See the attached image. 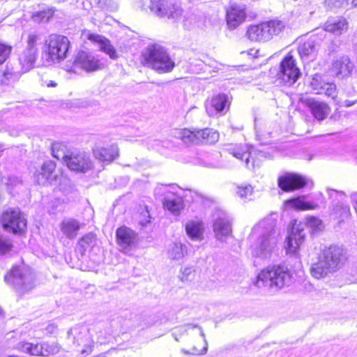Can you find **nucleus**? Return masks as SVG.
Returning <instances> with one entry per match:
<instances>
[{
	"mask_svg": "<svg viewBox=\"0 0 357 357\" xmlns=\"http://www.w3.org/2000/svg\"><path fill=\"white\" fill-rule=\"evenodd\" d=\"M337 88L334 83L326 82L324 83V88H322L321 94H324L332 99L337 97Z\"/></svg>",
	"mask_w": 357,
	"mask_h": 357,
	"instance_id": "obj_44",
	"label": "nucleus"
},
{
	"mask_svg": "<svg viewBox=\"0 0 357 357\" xmlns=\"http://www.w3.org/2000/svg\"><path fill=\"white\" fill-rule=\"evenodd\" d=\"M1 223L5 230L14 234L22 233L26 229V220L18 208L6 211L2 214Z\"/></svg>",
	"mask_w": 357,
	"mask_h": 357,
	"instance_id": "obj_14",
	"label": "nucleus"
},
{
	"mask_svg": "<svg viewBox=\"0 0 357 357\" xmlns=\"http://www.w3.org/2000/svg\"><path fill=\"white\" fill-rule=\"evenodd\" d=\"M102 64L94 55L84 52H79L75 57L71 70L75 71L77 68L83 69L86 72L95 71L101 69Z\"/></svg>",
	"mask_w": 357,
	"mask_h": 357,
	"instance_id": "obj_16",
	"label": "nucleus"
},
{
	"mask_svg": "<svg viewBox=\"0 0 357 357\" xmlns=\"http://www.w3.org/2000/svg\"><path fill=\"white\" fill-rule=\"evenodd\" d=\"M326 4L331 8L341 7L344 3L343 0H326Z\"/></svg>",
	"mask_w": 357,
	"mask_h": 357,
	"instance_id": "obj_52",
	"label": "nucleus"
},
{
	"mask_svg": "<svg viewBox=\"0 0 357 357\" xmlns=\"http://www.w3.org/2000/svg\"><path fill=\"white\" fill-rule=\"evenodd\" d=\"M321 40L317 36H312L305 42L300 45L298 51L301 59L305 61H313L317 54Z\"/></svg>",
	"mask_w": 357,
	"mask_h": 357,
	"instance_id": "obj_20",
	"label": "nucleus"
},
{
	"mask_svg": "<svg viewBox=\"0 0 357 357\" xmlns=\"http://www.w3.org/2000/svg\"><path fill=\"white\" fill-rule=\"evenodd\" d=\"M56 1L60 3V2H64V1H66L67 0H55Z\"/></svg>",
	"mask_w": 357,
	"mask_h": 357,
	"instance_id": "obj_59",
	"label": "nucleus"
},
{
	"mask_svg": "<svg viewBox=\"0 0 357 357\" xmlns=\"http://www.w3.org/2000/svg\"><path fill=\"white\" fill-rule=\"evenodd\" d=\"M198 328L199 329L200 335L204 338V347L201 350L197 349L196 347H193L192 349V351H188V350H186L185 349H182L181 350V351L183 354H186V355H188V354L202 355V354H205L207 352L208 343H207V341H206V340L205 338V334H204L202 327H199L197 324H186V325H185L183 326H181V327L178 328L176 329V331H178V333L180 335H183L185 333H186L188 330L192 329V328Z\"/></svg>",
	"mask_w": 357,
	"mask_h": 357,
	"instance_id": "obj_29",
	"label": "nucleus"
},
{
	"mask_svg": "<svg viewBox=\"0 0 357 357\" xmlns=\"http://www.w3.org/2000/svg\"><path fill=\"white\" fill-rule=\"evenodd\" d=\"M178 137L186 144H214L219 139V133L209 128L193 130L183 129L179 132Z\"/></svg>",
	"mask_w": 357,
	"mask_h": 357,
	"instance_id": "obj_10",
	"label": "nucleus"
},
{
	"mask_svg": "<svg viewBox=\"0 0 357 357\" xmlns=\"http://www.w3.org/2000/svg\"><path fill=\"white\" fill-rule=\"evenodd\" d=\"M20 183L21 181L19 179L18 177L16 176L8 177V182H6V185H8V188L9 189Z\"/></svg>",
	"mask_w": 357,
	"mask_h": 357,
	"instance_id": "obj_51",
	"label": "nucleus"
},
{
	"mask_svg": "<svg viewBox=\"0 0 357 357\" xmlns=\"http://www.w3.org/2000/svg\"><path fill=\"white\" fill-rule=\"evenodd\" d=\"M348 259L347 253L342 247L331 245L324 249L310 268L312 275L320 279L342 268Z\"/></svg>",
	"mask_w": 357,
	"mask_h": 357,
	"instance_id": "obj_2",
	"label": "nucleus"
},
{
	"mask_svg": "<svg viewBox=\"0 0 357 357\" xmlns=\"http://www.w3.org/2000/svg\"><path fill=\"white\" fill-rule=\"evenodd\" d=\"M57 85V84L56 82H54V81H51L48 84L47 86H52V87H54Z\"/></svg>",
	"mask_w": 357,
	"mask_h": 357,
	"instance_id": "obj_55",
	"label": "nucleus"
},
{
	"mask_svg": "<svg viewBox=\"0 0 357 357\" xmlns=\"http://www.w3.org/2000/svg\"><path fill=\"white\" fill-rule=\"evenodd\" d=\"M168 257L172 260H180L187 254V247L180 243H173L167 250Z\"/></svg>",
	"mask_w": 357,
	"mask_h": 357,
	"instance_id": "obj_35",
	"label": "nucleus"
},
{
	"mask_svg": "<svg viewBox=\"0 0 357 357\" xmlns=\"http://www.w3.org/2000/svg\"><path fill=\"white\" fill-rule=\"evenodd\" d=\"M80 222L74 218H65L60 224V229L68 239H74L80 229Z\"/></svg>",
	"mask_w": 357,
	"mask_h": 357,
	"instance_id": "obj_30",
	"label": "nucleus"
},
{
	"mask_svg": "<svg viewBox=\"0 0 357 357\" xmlns=\"http://www.w3.org/2000/svg\"><path fill=\"white\" fill-rule=\"evenodd\" d=\"M306 183L305 178L296 174L287 173L278 178L279 188L286 192L301 189Z\"/></svg>",
	"mask_w": 357,
	"mask_h": 357,
	"instance_id": "obj_19",
	"label": "nucleus"
},
{
	"mask_svg": "<svg viewBox=\"0 0 357 357\" xmlns=\"http://www.w3.org/2000/svg\"><path fill=\"white\" fill-rule=\"evenodd\" d=\"M353 3L354 6L357 7V0H353Z\"/></svg>",
	"mask_w": 357,
	"mask_h": 357,
	"instance_id": "obj_58",
	"label": "nucleus"
},
{
	"mask_svg": "<svg viewBox=\"0 0 357 357\" xmlns=\"http://www.w3.org/2000/svg\"><path fill=\"white\" fill-rule=\"evenodd\" d=\"M230 100L225 93H219L211 100L209 105L206 106V109L210 116L216 114H225L229 109Z\"/></svg>",
	"mask_w": 357,
	"mask_h": 357,
	"instance_id": "obj_21",
	"label": "nucleus"
},
{
	"mask_svg": "<svg viewBox=\"0 0 357 357\" xmlns=\"http://www.w3.org/2000/svg\"><path fill=\"white\" fill-rule=\"evenodd\" d=\"M70 42L68 37L50 34L45 39L42 47V58L47 63H60L67 58Z\"/></svg>",
	"mask_w": 357,
	"mask_h": 357,
	"instance_id": "obj_5",
	"label": "nucleus"
},
{
	"mask_svg": "<svg viewBox=\"0 0 357 357\" xmlns=\"http://www.w3.org/2000/svg\"><path fill=\"white\" fill-rule=\"evenodd\" d=\"M59 190L66 196L75 198L78 193L75 185L72 181L66 177H62L59 182Z\"/></svg>",
	"mask_w": 357,
	"mask_h": 357,
	"instance_id": "obj_36",
	"label": "nucleus"
},
{
	"mask_svg": "<svg viewBox=\"0 0 357 357\" xmlns=\"http://www.w3.org/2000/svg\"><path fill=\"white\" fill-rule=\"evenodd\" d=\"M116 241L123 249L135 246L137 243V234L127 227H121L116 231Z\"/></svg>",
	"mask_w": 357,
	"mask_h": 357,
	"instance_id": "obj_24",
	"label": "nucleus"
},
{
	"mask_svg": "<svg viewBox=\"0 0 357 357\" xmlns=\"http://www.w3.org/2000/svg\"><path fill=\"white\" fill-rule=\"evenodd\" d=\"M142 58L144 66L160 74L170 73L175 67L167 49L160 44H149L144 50Z\"/></svg>",
	"mask_w": 357,
	"mask_h": 357,
	"instance_id": "obj_4",
	"label": "nucleus"
},
{
	"mask_svg": "<svg viewBox=\"0 0 357 357\" xmlns=\"http://www.w3.org/2000/svg\"><path fill=\"white\" fill-rule=\"evenodd\" d=\"M286 206L295 208L296 210H310L315 209L318 207L317 204L306 202L304 197H298L296 198L288 199L285 202Z\"/></svg>",
	"mask_w": 357,
	"mask_h": 357,
	"instance_id": "obj_34",
	"label": "nucleus"
},
{
	"mask_svg": "<svg viewBox=\"0 0 357 357\" xmlns=\"http://www.w3.org/2000/svg\"><path fill=\"white\" fill-rule=\"evenodd\" d=\"M352 69L353 65L351 63L350 59L347 56L336 59L333 64V71L336 76L342 78L349 75Z\"/></svg>",
	"mask_w": 357,
	"mask_h": 357,
	"instance_id": "obj_31",
	"label": "nucleus"
},
{
	"mask_svg": "<svg viewBox=\"0 0 357 357\" xmlns=\"http://www.w3.org/2000/svg\"><path fill=\"white\" fill-rule=\"evenodd\" d=\"M296 222V220H294L291 231L286 239V250L287 252L295 253L305 238V225L301 222L297 224Z\"/></svg>",
	"mask_w": 357,
	"mask_h": 357,
	"instance_id": "obj_18",
	"label": "nucleus"
},
{
	"mask_svg": "<svg viewBox=\"0 0 357 357\" xmlns=\"http://www.w3.org/2000/svg\"><path fill=\"white\" fill-rule=\"evenodd\" d=\"M19 77V72L15 71L13 68H9L7 67L3 73L0 75V84L3 85H8L10 83L17 80Z\"/></svg>",
	"mask_w": 357,
	"mask_h": 357,
	"instance_id": "obj_38",
	"label": "nucleus"
},
{
	"mask_svg": "<svg viewBox=\"0 0 357 357\" xmlns=\"http://www.w3.org/2000/svg\"><path fill=\"white\" fill-rule=\"evenodd\" d=\"M18 348L23 352L31 356H43V347L40 344H33L31 342H20Z\"/></svg>",
	"mask_w": 357,
	"mask_h": 357,
	"instance_id": "obj_37",
	"label": "nucleus"
},
{
	"mask_svg": "<svg viewBox=\"0 0 357 357\" xmlns=\"http://www.w3.org/2000/svg\"><path fill=\"white\" fill-rule=\"evenodd\" d=\"M12 50V47L0 42V64L4 63L8 58Z\"/></svg>",
	"mask_w": 357,
	"mask_h": 357,
	"instance_id": "obj_47",
	"label": "nucleus"
},
{
	"mask_svg": "<svg viewBox=\"0 0 357 357\" xmlns=\"http://www.w3.org/2000/svg\"><path fill=\"white\" fill-rule=\"evenodd\" d=\"M4 150L3 145L0 144V151H3Z\"/></svg>",
	"mask_w": 357,
	"mask_h": 357,
	"instance_id": "obj_57",
	"label": "nucleus"
},
{
	"mask_svg": "<svg viewBox=\"0 0 357 357\" xmlns=\"http://www.w3.org/2000/svg\"><path fill=\"white\" fill-rule=\"evenodd\" d=\"M253 188L250 185H245L237 187L236 194L242 199H250Z\"/></svg>",
	"mask_w": 357,
	"mask_h": 357,
	"instance_id": "obj_46",
	"label": "nucleus"
},
{
	"mask_svg": "<svg viewBox=\"0 0 357 357\" xmlns=\"http://www.w3.org/2000/svg\"><path fill=\"white\" fill-rule=\"evenodd\" d=\"M41 346L43 347V356L45 357L56 354L59 351V348L56 344L43 342L41 343Z\"/></svg>",
	"mask_w": 357,
	"mask_h": 357,
	"instance_id": "obj_45",
	"label": "nucleus"
},
{
	"mask_svg": "<svg viewBox=\"0 0 357 357\" xmlns=\"http://www.w3.org/2000/svg\"><path fill=\"white\" fill-rule=\"evenodd\" d=\"M93 154L100 160L112 162L119 156V149L115 144H112L108 148L98 147L93 150Z\"/></svg>",
	"mask_w": 357,
	"mask_h": 357,
	"instance_id": "obj_32",
	"label": "nucleus"
},
{
	"mask_svg": "<svg viewBox=\"0 0 357 357\" xmlns=\"http://www.w3.org/2000/svg\"><path fill=\"white\" fill-rule=\"evenodd\" d=\"M5 282L13 286L16 291L24 294L35 287V277L29 268L14 266L10 272L5 275Z\"/></svg>",
	"mask_w": 357,
	"mask_h": 357,
	"instance_id": "obj_6",
	"label": "nucleus"
},
{
	"mask_svg": "<svg viewBox=\"0 0 357 357\" xmlns=\"http://www.w3.org/2000/svg\"><path fill=\"white\" fill-rule=\"evenodd\" d=\"M321 223H322V222L320 219H319L316 217L310 216V217L306 218L305 223L303 225H305V227L306 226V227L310 228L312 229V232H315V231L321 230V227H322Z\"/></svg>",
	"mask_w": 357,
	"mask_h": 357,
	"instance_id": "obj_42",
	"label": "nucleus"
},
{
	"mask_svg": "<svg viewBox=\"0 0 357 357\" xmlns=\"http://www.w3.org/2000/svg\"><path fill=\"white\" fill-rule=\"evenodd\" d=\"M65 163L70 170L77 172H86L93 166L90 157L81 152L70 153L65 159Z\"/></svg>",
	"mask_w": 357,
	"mask_h": 357,
	"instance_id": "obj_17",
	"label": "nucleus"
},
{
	"mask_svg": "<svg viewBox=\"0 0 357 357\" xmlns=\"http://www.w3.org/2000/svg\"><path fill=\"white\" fill-rule=\"evenodd\" d=\"M324 30L335 35L340 36L348 29V22L343 17H332L324 24Z\"/></svg>",
	"mask_w": 357,
	"mask_h": 357,
	"instance_id": "obj_27",
	"label": "nucleus"
},
{
	"mask_svg": "<svg viewBox=\"0 0 357 357\" xmlns=\"http://www.w3.org/2000/svg\"><path fill=\"white\" fill-rule=\"evenodd\" d=\"M285 23L280 20H270L250 26L247 36L252 41L266 42L278 36L284 29Z\"/></svg>",
	"mask_w": 357,
	"mask_h": 357,
	"instance_id": "obj_7",
	"label": "nucleus"
},
{
	"mask_svg": "<svg viewBox=\"0 0 357 357\" xmlns=\"http://www.w3.org/2000/svg\"><path fill=\"white\" fill-rule=\"evenodd\" d=\"M324 82L319 77H314L312 79L310 85L312 90L317 94H321L322 88H324Z\"/></svg>",
	"mask_w": 357,
	"mask_h": 357,
	"instance_id": "obj_49",
	"label": "nucleus"
},
{
	"mask_svg": "<svg viewBox=\"0 0 357 357\" xmlns=\"http://www.w3.org/2000/svg\"><path fill=\"white\" fill-rule=\"evenodd\" d=\"M277 220L269 216L259 222L252 228L250 238L254 241L250 246L252 256L266 259L274 252L280 236L276 227Z\"/></svg>",
	"mask_w": 357,
	"mask_h": 357,
	"instance_id": "obj_1",
	"label": "nucleus"
},
{
	"mask_svg": "<svg viewBox=\"0 0 357 357\" xmlns=\"http://www.w3.org/2000/svg\"><path fill=\"white\" fill-rule=\"evenodd\" d=\"M172 336L174 337V338L175 339V340L178 341V335H177V334H176V332H174V333H172Z\"/></svg>",
	"mask_w": 357,
	"mask_h": 357,
	"instance_id": "obj_56",
	"label": "nucleus"
},
{
	"mask_svg": "<svg viewBox=\"0 0 357 357\" xmlns=\"http://www.w3.org/2000/svg\"><path fill=\"white\" fill-rule=\"evenodd\" d=\"M88 39L91 41L97 43L99 45V49L100 51L105 52L112 59H116L118 58V54L114 47L111 44L110 41L105 37L97 34H89Z\"/></svg>",
	"mask_w": 357,
	"mask_h": 357,
	"instance_id": "obj_28",
	"label": "nucleus"
},
{
	"mask_svg": "<svg viewBox=\"0 0 357 357\" xmlns=\"http://www.w3.org/2000/svg\"><path fill=\"white\" fill-rule=\"evenodd\" d=\"M328 199L331 200V211L332 215L343 222L351 216L350 206L347 204V196L343 191L327 189Z\"/></svg>",
	"mask_w": 357,
	"mask_h": 357,
	"instance_id": "obj_11",
	"label": "nucleus"
},
{
	"mask_svg": "<svg viewBox=\"0 0 357 357\" xmlns=\"http://www.w3.org/2000/svg\"><path fill=\"white\" fill-rule=\"evenodd\" d=\"M301 72L296 67L291 55L286 56L280 63V70L277 74V81L285 86L293 85L299 78Z\"/></svg>",
	"mask_w": 357,
	"mask_h": 357,
	"instance_id": "obj_13",
	"label": "nucleus"
},
{
	"mask_svg": "<svg viewBox=\"0 0 357 357\" xmlns=\"http://www.w3.org/2000/svg\"><path fill=\"white\" fill-rule=\"evenodd\" d=\"M56 164L52 160L45 161L40 169L35 173V178L39 185L52 184L56 180L54 175Z\"/></svg>",
	"mask_w": 357,
	"mask_h": 357,
	"instance_id": "obj_23",
	"label": "nucleus"
},
{
	"mask_svg": "<svg viewBox=\"0 0 357 357\" xmlns=\"http://www.w3.org/2000/svg\"><path fill=\"white\" fill-rule=\"evenodd\" d=\"M292 278V274L287 266L283 264L270 265L258 274L255 285L259 288L267 287L275 292L289 287Z\"/></svg>",
	"mask_w": 357,
	"mask_h": 357,
	"instance_id": "obj_3",
	"label": "nucleus"
},
{
	"mask_svg": "<svg viewBox=\"0 0 357 357\" xmlns=\"http://www.w3.org/2000/svg\"><path fill=\"white\" fill-rule=\"evenodd\" d=\"M68 340L82 355L88 356L93 351L94 342L86 326L77 325L68 332Z\"/></svg>",
	"mask_w": 357,
	"mask_h": 357,
	"instance_id": "obj_9",
	"label": "nucleus"
},
{
	"mask_svg": "<svg viewBox=\"0 0 357 357\" xmlns=\"http://www.w3.org/2000/svg\"><path fill=\"white\" fill-rule=\"evenodd\" d=\"M234 157L238 160H245V167L248 169H255L260 165L262 158L267 157V153L262 150L250 151L245 146L237 145L228 149Z\"/></svg>",
	"mask_w": 357,
	"mask_h": 357,
	"instance_id": "obj_12",
	"label": "nucleus"
},
{
	"mask_svg": "<svg viewBox=\"0 0 357 357\" xmlns=\"http://www.w3.org/2000/svg\"><path fill=\"white\" fill-rule=\"evenodd\" d=\"M55 8L52 7L46 10L38 11L33 14L32 18L34 22L40 23L43 22H48L52 17Z\"/></svg>",
	"mask_w": 357,
	"mask_h": 357,
	"instance_id": "obj_40",
	"label": "nucleus"
},
{
	"mask_svg": "<svg viewBox=\"0 0 357 357\" xmlns=\"http://www.w3.org/2000/svg\"><path fill=\"white\" fill-rule=\"evenodd\" d=\"M194 271L192 267H185L182 270L181 279L182 281L187 280L189 275Z\"/></svg>",
	"mask_w": 357,
	"mask_h": 357,
	"instance_id": "obj_53",
	"label": "nucleus"
},
{
	"mask_svg": "<svg viewBox=\"0 0 357 357\" xmlns=\"http://www.w3.org/2000/svg\"><path fill=\"white\" fill-rule=\"evenodd\" d=\"M213 229L216 239L221 242H225L231 234V219L225 211L215 212Z\"/></svg>",
	"mask_w": 357,
	"mask_h": 357,
	"instance_id": "obj_15",
	"label": "nucleus"
},
{
	"mask_svg": "<svg viewBox=\"0 0 357 357\" xmlns=\"http://www.w3.org/2000/svg\"><path fill=\"white\" fill-rule=\"evenodd\" d=\"M245 8L236 3L231 4L227 10V22L230 29L236 28L245 19Z\"/></svg>",
	"mask_w": 357,
	"mask_h": 357,
	"instance_id": "obj_26",
	"label": "nucleus"
},
{
	"mask_svg": "<svg viewBox=\"0 0 357 357\" xmlns=\"http://www.w3.org/2000/svg\"><path fill=\"white\" fill-rule=\"evenodd\" d=\"M45 44V39L40 33H31L28 35L26 45L19 57L23 73L33 68L39 53V46Z\"/></svg>",
	"mask_w": 357,
	"mask_h": 357,
	"instance_id": "obj_8",
	"label": "nucleus"
},
{
	"mask_svg": "<svg viewBox=\"0 0 357 357\" xmlns=\"http://www.w3.org/2000/svg\"><path fill=\"white\" fill-rule=\"evenodd\" d=\"M66 145L61 142H54L52 144V154L54 158L57 160H63L65 162V159L67 158L68 153L66 151Z\"/></svg>",
	"mask_w": 357,
	"mask_h": 357,
	"instance_id": "obj_39",
	"label": "nucleus"
},
{
	"mask_svg": "<svg viewBox=\"0 0 357 357\" xmlns=\"http://www.w3.org/2000/svg\"><path fill=\"white\" fill-rule=\"evenodd\" d=\"M96 238L91 234L84 235L79 241V245L86 251L89 248L93 247L96 243Z\"/></svg>",
	"mask_w": 357,
	"mask_h": 357,
	"instance_id": "obj_41",
	"label": "nucleus"
},
{
	"mask_svg": "<svg viewBox=\"0 0 357 357\" xmlns=\"http://www.w3.org/2000/svg\"><path fill=\"white\" fill-rule=\"evenodd\" d=\"M151 217L147 206H145L139 215V224L142 227H146L151 222Z\"/></svg>",
	"mask_w": 357,
	"mask_h": 357,
	"instance_id": "obj_48",
	"label": "nucleus"
},
{
	"mask_svg": "<svg viewBox=\"0 0 357 357\" xmlns=\"http://www.w3.org/2000/svg\"><path fill=\"white\" fill-rule=\"evenodd\" d=\"M13 248V243L10 238L0 234V255H5Z\"/></svg>",
	"mask_w": 357,
	"mask_h": 357,
	"instance_id": "obj_43",
	"label": "nucleus"
},
{
	"mask_svg": "<svg viewBox=\"0 0 357 357\" xmlns=\"http://www.w3.org/2000/svg\"><path fill=\"white\" fill-rule=\"evenodd\" d=\"M356 103H357V100H346L344 102V106L349 107H351V106L355 105Z\"/></svg>",
	"mask_w": 357,
	"mask_h": 357,
	"instance_id": "obj_54",
	"label": "nucleus"
},
{
	"mask_svg": "<svg viewBox=\"0 0 357 357\" xmlns=\"http://www.w3.org/2000/svg\"><path fill=\"white\" fill-rule=\"evenodd\" d=\"M162 203L164 208L176 216L178 215L183 208L182 197L170 190H165Z\"/></svg>",
	"mask_w": 357,
	"mask_h": 357,
	"instance_id": "obj_25",
	"label": "nucleus"
},
{
	"mask_svg": "<svg viewBox=\"0 0 357 357\" xmlns=\"http://www.w3.org/2000/svg\"><path fill=\"white\" fill-rule=\"evenodd\" d=\"M300 10L303 15H306V13L308 12L310 16H311L314 12V10L312 9V6L310 3H306L304 5L301 6Z\"/></svg>",
	"mask_w": 357,
	"mask_h": 357,
	"instance_id": "obj_50",
	"label": "nucleus"
},
{
	"mask_svg": "<svg viewBox=\"0 0 357 357\" xmlns=\"http://www.w3.org/2000/svg\"><path fill=\"white\" fill-rule=\"evenodd\" d=\"M303 102L314 118L319 121L324 120L331 112L328 105L323 101L306 98Z\"/></svg>",
	"mask_w": 357,
	"mask_h": 357,
	"instance_id": "obj_22",
	"label": "nucleus"
},
{
	"mask_svg": "<svg viewBox=\"0 0 357 357\" xmlns=\"http://www.w3.org/2000/svg\"><path fill=\"white\" fill-rule=\"evenodd\" d=\"M187 235L192 240L201 241L203 238L204 227L200 221L191 220L185 225Z\"/></svg>",
	"mask_w": 357,
	"mask_h": 357,
	"instance_id": "obj_33",
	"label": "nucleus"
}]
</instances>
